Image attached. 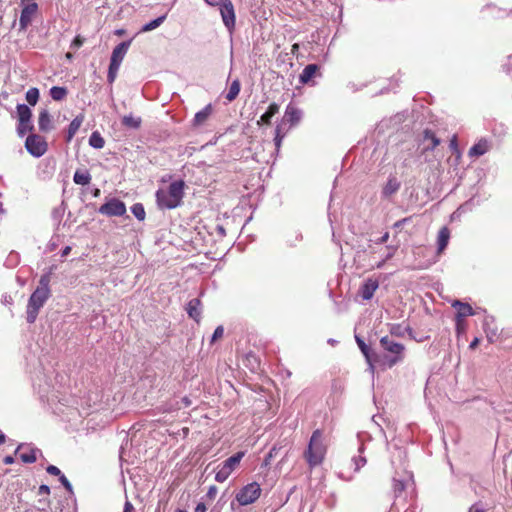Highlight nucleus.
Listing matches in <instances>:
<instances>
[{"label":"nucleus","instance_id":"nucleus-21","mask_svg":"<svg viewBox=\"0 0 512 512\" xmlns=\"http://www.w3.org/2000/svg\"><path fill=\"white\" fill-rule=\"evenodd\" d=\"M83 121H84V115L83 114L77 115L71 121V123L69 124V127H68L67 136H66V141L67 142H70L73 139V137L75 136V134L79 130L80 126L82 125Z\"/></svg>","mask_w":512,"mask_h":512},{"label":"nucleus","instance_id":"nucleus-27","mask_svg":"<svg viewBox=\"0 0 512 512\" xmlns=\"http://www.w3.org/2000/svg\"><path fill=\"white\" fill-rule=\"evenodd\" d=\"M73 180L78 185H88L91 181V175L87 171L77 170L74 174Z\"/></svg>","mask_w":512,"mask_h":512},{"label":"nucleus","instance_id":"nucleus-29","mask_svg":"<svg viewBox=\"0 0 512 512\" xmlns=\"http://www.w3.org/2000/svg\"><path fill=\"white\" fill-rule=\"evenodd\" d=\"M89 144L93 148L101 149L105 145V140L98 131H94L89 138Z\"/></svg>","mask_w":512,"mask_h":512},{"label":"nucleus","instance_id":"nucleus-50","mask_svg":"<svg viewBox=\"0 0 512 512\" xmlns=\"http://www.w3.org/2000/svg\"><path fill=\"white\" fill-rule=\"evenodd\" d=\"M133 509V505L129 501H126L123 512H132Z\"/></svg>","mask_w":512,"mask_h":512},{"label":"nucleus","instance_id":"nucleus-31","mask_svg":"<svg viewBox=\"0 0 512 512\" xmlns=\"http://www.w3.org/2000/svg\"><path fill=\"white\" fill-rule=\"evenodd\" d=\"M50 95L53 100L61 101L67 95V89L64 87L54 86L50 89Z\"/></svg>","mask_w":512,"mask_h":512},{"label":"nucleus","instance_id":"nucleus-1","mask_svg":"<svg viewBox=\"0 0 512 512\" xmlns=\"http://www.w3.org/2000/svg\"><path fill=\"white\" fill-rule=\"evenodd\" d=\"M50 276L43 275L39 280V286L31 294L28 305H27V322L34 323L40 308H42L45 302L50 297Z\"/></svg>","mask_w":512,"mask_h":512},{"label":"nucleus","instance_id":"nucleus-53","mask_svg":"<svg viewBox=\"0 0 512 512\" xmlns=\"http://www.w3.org/2000/svg\"><path fill=\"white\" fill-rule=\"evenodd\" d=\"M209 6H218L220 5V0H204Z\"/></svg>","mask_w":512,"mask_h":512},{"label":"nucleus","instance_id":"nucleus-10","mask_svg":"<svg viewBox=\"0 0 512 512\" xmlns=\"http://www.w3.org/2000/svg\"><path fill=\"white\" fill-rule=\"evenodd\" d=\"M220 14L225 27L232 31L236 24V14L231 0H220Z\"/></svg>","mask_w":512,"mask_h":512},{"label":"nucleus","instance_id":"nucleus-38","mask_svg":"<svg viewBox=\"0 0 512 512\" xmlns=\"http://www.w3.org/2000/svg\"><path fill=\"white\" fill-rule=\"evenodd\" d=\"M224 335V328L223 326H218L215 330H214V333L212 335V338H211V343H214L215 341L221 339Z\"/></svg>","mask_w":512,"mask_h":512},{"label":"nucleus","instance_id":"nucleus-18","mask_svg":"<svg viewBox=\"0 0 512 512\" xmlns=\"http://www.w3.org/2000/svg\"><path fill=\"white\" fill-rule=\"evenodd\" d=\"M450 239V230L444 226L438 232L437 237V253L440 255L446 249Z\"/></svg>","mask_w":512,"mask_h":512},{"label":"nucleus","instance_id":"nucleus-15","mask_svg":"<svg viewBox=\"0 0 512 512\" xmlns=\"http://www.w3.org/2000/svg\"><path fill=\"white\" fill-rule=\"evenodd\" d=\"M379 283L376 279H367L360 288V295L364 300H370L375 291L378 289Z\"/></svg>","mask_w":512,"mask_h":512},{"label":"nucleus","instance_id":"nucleus-40","mask_svg":"<svg viewBox=\"0 0 512 512\" xmlns=\"http://www.w3.org/2000/svg\"><path fill=\"white\" fill-rule=\"evenodd\" d=\"M46 471L47 473H49L50 475H53V476H61L62 473L60 471V469L54 465H49L47 468H46Z\"/></svg>","mask_w":512,"mask_h":512},{"label":"nucleus","instance_id":"nucleus-34","mask_svg":"<svg viewBox=\"0 0 512 512\" xmlns=\"http://www.w3.org/2000/svg\"><path fill=\"white\" fill-rule=\"evenodd\" d=\"M38 99H39V90L37 88H30L26 92V100L30 105H32V106L36 105V103L38 102Z\"/></svg>","mask_w":512,"mask_h":512},{"label":"nucleus","instance_id":"nucleus-32","mask_svg":"<svg viewBox=\"0 0 512 512\" xmlns=\"http://www.w3.org/2000/svg\"><path fill=\"white\" fill-rule=\"evenodd\" d=\"M355 339L358 344V347L360 348L361 352L365 356L366 360L368 361V363L371 364V349H370V347L368 345H366V343L360 337L356 336Z\"/></svg>","mask_w":512,"mask_h":512},{"label":"nucleus","instance_id":"nucleus-43","mask_svg":"<svg viewBox=\"0 0 512 512\" xmlns=\"http://www.w3.org/2000/svg\"><path fill=\"white\" fill-rule=\"evenodd\" d=\"M217 492H218V489L216 486H210L207 493H206V497L209 498L210 500H213L216 495H217Z\"/></svg>","mask_w":512,"mask_h":512},{"label":"nucleus","instance_id":"nucleus-5","mask_svg":"<svg viewBox=\"0 0 512 512\" xmlns=\"http://www.w3.org/2000/svg\"><path fill=\"white\" fill-rule=\"evenodd\" d=\"M301 120V111L294 105L286 107L282 120L276 125L274 142L277 148L281 146L282 140L288 131L296 126Z\"/></svg>","mask_w":512,"mask_h":512},{"label":"nucleus","instance_id":"nucleus-58","mask_svg":"<svg viewBox=\"0 0 512 512\" xmlns=\"http://www.w3.org/2000/svg\"><path fill=\"white\" fill-rule=\"evenodd\" d=\"M100 189L99 188H95L94 191H93V196L94 197H99L100 196Z\"/></svg>","mask_w":512,"mask_h":512},{"label":"nucleus","instance_id":"nucleus-6","mask_svg":"<svg viewBox=\"0 0 512 512\" xmlns=\"http://www.w3.org/2000/svg\"><path fill=\"white\" fill-rule=\"evenodd\" d=\"M244 455V451H239L219 464L217 466L215 480L219 483L225 482L229 476L238 468Z\"/></svg>","mask_w":512,"mask_h":512},{"label":"nucleus","instance_id":"nucleus-61","mask_svg":"<svg viewBox=\"0 0 512 512\" xmlns=\"http://www.w3.org/2000/svg\"><path fill=\"white\" fill-rule=\"evenodd\" d=\"M184 401L186 406H189L191 404L188 398H184Z\"/></svg>","mask_w":512,"mask_h":512},{"label":"nucleus","instance_id":"nucleus-42","mask_svg":"<svg viewBox=\"0 0 512 512\" xmlns=\"http://www.w3.org/2000/svg\"><path fill=\"white\" fill-rule=\"evenodd\" d=\"M59 480L62 483V485L66 488V490L72 493V485L69 482V480L66 478V476L62 474L59 477Z\"/></svg>","mask_w":512,"mask_h":512},{"label":"nucleus","instance_id":"nucleus-16","mask_svg":"<svg viewBox=\"0 0 512 512\" xmlns=\"http://www.w3.org/2000/svg\"><path fill=\"white\" fill-rule=\"evenodd\" d=\"M39 130L43 133H48L54 129L53 119L47 110H43L38 116Z\"/></svg>","mask_w":512,"mask_h":512},{"label":"nucleus","instance_id":"nucleus-41","mask_svg":"<svg viewBox=\"0 0 512 512\" xmlns=\"http://www.w3.org/2000/svg\"><path fill=\"white\" fill-rule=\"evenodd\" d=\"M354 462H355L354 470L358 471V470H360L361 467H363L366 464V459L364 457L359 456L354 459Z\"/></svg>","mask_w":512,"mask_h":512},{"label":"nucleus","instance_id":"nucleus-26","mask_svg":"<svg viewBox=\"0 0 512 512\" xmlns=\"http://www.w3.org/2000/svg\"><path fill=\"white\" fill-rule=\"evenodd\" d=\"M16 109H17V115H18L19 122H30L32 112L27 105L18 104Z\"/></svg>","mask_w":512,"mask_h":512},{"label":"nucleus","instance_id":"nucleus-4","mask_svg":"<svg viewBox=\"0 0 512 512\" xmlns=\"http://www.w3.org/2000/svg\"><path fill=\"white\" fill-rule=\"evenodd\" d=\"M380 345L387 353L381 359L383 368H392L404 360L406 348L403 344L394 341L388 336H384L380 339Z\"/></svg>","mask_w":512,"mask_h":512},{"label":"nucleus","instance_id":"nucleus-24","mask_svg":"<svg viewBox=\"0 0 512 512\" xmlns=\"http://www.w3.org/2000/svg\"><path fill=\"white\" fill-rule=\"evenodd\" d=\"M240 89H241L240 81L238 79H235L234 81H232V83L229 86L228 92L225 96L227 101L228 102L234 101L238 97Z\"/></svg>","mask_w":512,"mask_h":512},{"label":"nucleus","instance_id":"nucleus-2","mask_svg":"<svg viewBox=\"0 0 512 512\" xmlns=\"http://www.w3.org/2000/svg\"><path fill=\"white\" fill-rule=\"evenodd\" d=\"M184 182H172L167 188H160L156 192V202L160 209H174L178 207L184 197Z\"/></svg>","mask_w":512,"mask_h":512},{"label":"nucleus","instance_id":"nucleus-47","mask_svg":"<svg viewBox=\"0 0 512 512\" xmlns=\"http://www.w3.org/2000/svg\"><path fill=\"white\" fill-rule=\"evenodd\" d=\"M39 494H40V495H43V494H47V495H48V494H50V488H49V486L44 485V484H43V485H41V486L39 487Z\"/></svg>","mask_w":512,"mask_h":512},{"label":"nucleus","instance_id":"nucleus-62","mask_svg":"<svg viewBox=\"0 0 512 512\" xmlns=\"http://www.w3.org/2000/svg\"><path fill=\"white\" fill-rule=\"evenodd\" d=\"M73 56L70 52L66 53V58L71 59Z\"/></svg>","mask_w":512,"mask_h":512},{"label":"nucleus","instance_id":"nucleus-39","mask_svg":"<svg viewBox=\"0 0 512 512\" xmlns=\"http://www.w3.org/2000/svg\"><path fill=\"white\" fill-rule=\"evenodd\" d=\"M84 41H85V39L83 37H81L80 35L76 36L71 43V48H74V49L80 48L83 45Z\"/></svg>","mask_w":512,"mask_h":512},{"label":"nucleus","instance_id":"nucleus-28","mask_svg":"<svg viewBox=\"0 0 512 512\" xmlns=\"http://www.w3.org/2000/svg\"><path fill=\"white\" fill-rule=\"evenodd\" d=\"M122 124L125 127L137 129L141 125V118L140 117H135L133 115H127V116L123 117Z\"/></svg>","mask_w":512,"mask_h":512},{"label":"nucleus","instance_id":"nucleus-45","mask_svg":"<svg viewBox=\"0 0 512 512\" xmlns=\"http://www.w3.org/2000/svg\"><path fill=\"white\" fill-rule=\"evenodd\" d=\"M411 218H412V217H411V216H409V217H405V218H403V219H401V220H398V221H396V222L394 223L393 227H394V228H401V227H402V225H403V224H405V223H407V222H409V221L411 220Z\"/></svg>","mask_w":512,"mask_h":512},{"label":"nucleus","instance_id":"nucleus-30","mask_svg":"<svg viewBox=\"0 0 512 512\" xmlns=\"http://www.w3.org/2000/svg\"><path fill=\"white\" fill-rule=\"evenodd\" d=\"M166 17H167V15L165 14V15H162V16L150 21L149 23L145 24L142 27L141 32H149V31L156 29L165 21Z\"/></svg>","mask_w":512,"mask_h":512},{"label":"nucleus","instance_id":"nucleus-33","mask_svg":"<svg viewBox=\"0 0 512 512\" xmlns=\"http://www.w3.org/2000/svg\"><path fill=\"white\" fill-rule=\"evenodd\" d=\"M133 215L140 221H143L146 217L144 206L141 203H136L131 207Z\"/></svg>","mask_w":512,"mask_h":512},{"label":"nucleus","instance_id":"nucleus-48","mask_svg":"<svg viewBox=\"0 0 512 512\" xmlns=\"http://www.w3.org/2000/svg\"><path fill=\"white\" fill-rule=\"evenodd\" d=\"M479 343H480V338L475 337V338L472 340V342L470 343L469 348H470L471 350H474V349H476V348L478 347Z\"/></svg>","mask_w":512,"mask_h":512},{"label":"nucleus","instance_id":"nucleus-59","mask_svg":"<svg viewBox=\"0 0 512 512\" xmlns=\"http://www.w3.org/2000/svg\"><path fill=\"white\" fill-rule=\"evenodd\" d=\"M395 485H396V487H397L399 490H403V488H404L403 483H402V482H400V481H396V484H395Z\"/></svg>","mask_w":512,"mask_h":512},{"label":"nucleus","instance_id":"nucleus-49","mask_svg":"<svg viewBox=\"0 0 512 512\" xmlns=\"http://www.w3.org/2000/svg\"><path fill=\"white\" fill-rule=\"evenodd\" d=\"M206 511H207L206 505L202 502L198 503L194 510V512H206Z\"/></svg>","mask_w":512,"mask_h":512},{"label":"nucleus","instance_id":"nucleus-44","mask_svg":"<svg viewBox=\"0 0 512 512\" xmlns=\"http://www.w3.org/2000/svg\"><path fill=\"white\" fill-rule=\"evenodd\" d=\"M468 512H486V510L482 507L480 503L473 504Z\"/></svg>","mask_w":512,"mask_h":512},{"label":"nucleus","instance_id":"nucleus-25","mask_svg":"<svg viewBox=\"0 0 512 512\" xmlns=\"http://www.w3.org/2000/svg\"><path fill=\"white\" fill-rule=\"evenodd\" d=\"M424 140H429L430 144L425 148V151L434 150L439 144L440 140L436 137L435 133L430 129H425L423 132Z\"/></svg>","mask_w":512,"mask_h":512},{"label":"nucleus","instance_id":"nucleus-14","mask_svg":"<svg viewBox=\"0 0 512 512\" xmlns=\"http://www.w3.org/2000/svg\"><path fill=\"white\" fill-rule=\"evenodd\" d=\"M320 67L317 64H309L307 65L302 73L299 76V81L301 84H309L312 82L313 78H315L317 75H320L319 73Z\"/></svg>","mask_w":512,"mask_h":512},{"label":"nucleus","instance_id":"nucleus-51","mask_svg":"<svg viewBox=\"0 0 512 512\" xmlns=\"http://www.w3.org/2000/svg\"><path fill=\"white\" fill-rule=\"evenodd\" d=\"M3 463L6 465H10V464L14 463V458L12 456H6L3 459Z\"/></svg>","mask_w":512,"mask_h":512},{"label":"nucleus","instance_id":"nucleus-11","mask_svg":"<svg viewBox=\"0 0 512 512\" xmlns=\"http://www.w3.org/2000/svg\"><path fill=\"white\" fill-rule=\"evenodd\" d=\"M98 211L106 216H123L126 213V206L123 201L113 198L101 205Z\"/></svg>","mask_w":512,"mask_h":512},{"label":"nucleus","instance_id":"nucleus-55","mask_svg":"<svg viewBox=\"0 0 512 512\" xmlns=\"http://www.w3.org/2000/svg\"><path fill=\"white\" fill-rule=\"evenodd\" d=\"M450 146H451V148L457 147V137L456 136H453V138L451 139Z\"/></svg>","mask_w":512,"mask_h":512},{"label":"nucleus","instance_id":"nucleus-54","mask_svg":"<svg viewBox=\"0 0 512 512\" xmlns=\"http://www.w3.org/2000/svg\"><path fill=\"white\" fill-rule=\"evenodd\" d=\"M298 50H299V44H298V43L293 44V45H292V48H291V53H292L293 55H297Z\"/></svg>","mask_w":512,"mask_h":512},{"label":"nucleus","instance_id":"nucleus-22","mask_svg":"<svg viewBox=\"0 0 512 512\" xmlns=\"http://www.w3.org/2000/svg\"><path fill=\"white\" fill-rule=\"evenodd\" d=\"M453 307L457 308V314H456L455 318L465 319V317L471 316L474 314L472 307L467 303L455 301L453 303Z\"/></svg>","mask_w":512,"mask_h":512},{"label":"nucleus","instance_id":"nucleus-20","mask_svg":"<svg viewBox=\"0 0 512 512\" xmlns=\"http://www.w3.org/2000/svg\"><path fill=\"white\" fill-rule=\"evenodd\" d=\"M279 112V105L277 103H271L267 109V111L260 117L257 121V125L260 126L262 124L270 125L271 119L274 115Z\"/></svg>","mask_w":512,"mask_h":512},{"label":"nucleus","instance_id":"nucleus-63","mask_svg":"<svg viewBox=\"0 0 512 512\" xmlns=\"http://www.w3.org/2000/svg\"><path fill=\"white\" fill-rule=\"evenodd\" d=\"M273 450H274V449H272V450L269 452L268 457H272V456H273V453H272V452H273Z\"/></svg>","mask_w":512,"mask_h":512},{"label":"nucleus","instance_id":"nucleus-23","mask_svg":"<svg viewBox=\"0 0 512 512\" xmlns=\"http://www.w3.org/2000/svg\"><path fill=\"white\" fill-rule=\"evenodd\" d=\"M489 150V143L485 139L479 140L469 149V156H481Z\"/></svg>","mask_w":512,"mask_h":512},{"label":"nucleus","instance_id":"nucleus-60","mask_svg":"<svg viewBox=\"0 0 512 512\" xmlns=\"http://www.w3.org/2000/svg\"><path fill=\"white\" fill-rule=\"evenodd\" d=\"M5 442V435L0 432V445Z\"/></svg>","mask_w":512,"mask_h":512},{"label":"nucleus","instance_id":"nucleus-12","mask_svg":"<svg viewBox=\"0 0 512 512\" xmlns=\"http://www.w3.org/2000/svg\"><path fill=\"white\" fill-rule=\"evenodd\" d=\"M38 12V5L35 2L25 4L22 8L19 19V30L25 31Z\"/></svg>","mask_w":512,"mask_h":512},{"label":"nucleus","instance_id":"nucleus-64","mask_svg":"<svg viewBox=\"0 0 512 512\" xmlns=\"http://www.w3.org/2000/svg\"><path fill=\"white\" fill-rule=\"evenodd\" d=\"M175 512H186V511L182 510V509H176Z\"/></svg>","mask_w":512,"mask_h":512},{"label":"nucleus","instance_id":"nucleus-17","mask_svg":"<svg viewBox=\"0 0 512 512\" xmlns=\"http://www.w3.org/2000/svg\"><path fill=\"white\" fill-rule=\"evenodd\" d=\"M401 183L398 181L396 176H390L382 188V196L384 198H390L400 189Z\"/></svg>","mask_w":512,"mask_h":512},{"label":"nucleus","instance_id":"nucleus-8","mask_svg":"<svg viewBox=\"0 0 512 512\" xmlns=\"http://www.w3.org/2000/svg\"><path fill=\"white\" fill-rule=\"evenodd\" d=\"M261 491V487L257 482H251L242 487L235 498L241 506L250 505L259 499Z\"/></svg>","mask_w":512,"mask_h":512},{"label":"nucleus","instance_id":"nucleus-3","mask_svg":"<svg viewBox=\"0 0 512 512\" xmlns=\"http://www.w3.org/2000/svg\"><path fill=\"white\" fill-rule=\"evenodd\" d=\"M326 450L327 448L323 442V433L317 429L312 433L308 447L303 454L311 469L323 462Z\"/></svg>","mask_w":512,"mask_h":512},{"label":"nucleus","instance_id":"nucleus-36","mask_svg":"<svg viewBox=\"0 0 512 512\" xmlns=\"http://www.w3.org/2000/svg\"><path fill=\"white\" fill-rule=\"evenodd\" d=\"M33 126L30 122H19L17 131L20 136H24L27 132L32 131Z\"/></svg>","mask_w":512,"mask_h":512},{"label":"nucleus","instance_id":"nucleus-56","mask_svg":"<svg viewBox=\"0 0 512 512\" xmlns=\"http://www.w3.org/2000/svg\"><path fill=\"white\" fill-rule=\"evenodd\" d=\"M71 251V247L70 246H66L63 250H62V256H66L70 253Z\"/></svg>","mask_w":512,"mask_h":512},{"label":"nucleus","instance_id":"nucleus-7","mask_svg":"<svg viewBox=\"0 0 512 512\" xmlns=\"http://www.w3.org/2000/svg\"><path fill=\"white\" fill-rule=\"evenodd\" d=\"M131 44V40L118 44L112 52L110 65L108 69L107 79L109 83H113L117 77V73L124 56L126 55Z\"/></svg>","mask_w":512,"mask_h":512},{"label":"nucleus","instance_id":"nucleus-37","mask_svg":"<svg viewBox=\"0 0 512 512\" xmlns=\"http://www.w3.org/2000/svg\"><path fill=\"white\" fill-rule=\"evenodd\" d=\"M455 323H456L457 335L459 336L461 334H464L467 329V323H466L465 319L455 318Z\"/></svg>","mask_w":512,"mask_h":512},{"label":"nucleus","instance_id":"nucleus-46","mask_svg":"<svg viewBox=\"0 0 512 512\" xmlns=\"http://www.w3.org/2000/svg\"><path fill=\"white\" fill-rule=\"evenodd\" d=\"M390 333L391 335H396V336H401L402 333L400 331V326L399 325H393L390 329Z\"/></svg>","mask_w":512,"mask_h":512},{"label":"nucleus","instance_id":"nucleus-13","mask_svg":"<svg viewBox=\"0 0 512 512\" xmlns=\"http://www.w3.org/2000/svg\"><path fill=\"white\" fill-rule=\"evenodd\" d=\"M202 303L200 299L193 298L186 305V312L197 323L201 320Z\"/></svg>","mask_w":512,"mask_h":512},{"label":"nucleus","instance_id":"nucleus-35","mask_svg":"<svg viewBox=\"0 0 512 512\" xmlns=\"http://www.w3.org/2000/svg\"><path fill=\"white\" fill-rule=\"evenodd\" d=\"M19 457L24 463H34L37 460L36 450L31 449L28 452L21 453Z\"/></svg>","mask_w":512,"mask_h":512},{"label":"nucleus","instance_id":"nucleus-52","mask_svg":"<svg viewBox=\"0 0 512 512\" xmlns=\"http://www.w3.org/2000/svg\"><path fill=\"white\" fill-rule=\"evenodd\" d=\"M389 239V233L388 232H385L382 237L379 239L378 243H385L387 242Z\"/></svg>","mask_w":512,"mask_h":512},{"label":"nucleus","instance_id":"nucleus-9","mask_svg":"<svg viewBox=\"0 0 512 512\" xmlns=\"http://www.w3.org/2000/svg\"><path fill=\"white\" fill-rule=\"evenodd\" d=\"M25 148L34 157H41L48 150V143L39 134H30L25 140Z\"/></svg>","mask_w":512,"mask_h":512},{"label":"nucleus","instance_id":"nucleus-57","mask_svg":"<svg viewBox=\"0 0 512 512\" xmlns=\"http://www.w3.org/2000/svg\"><path fill=\"white\" fill-rule=\"evenodd\" d=\"M115 34H116L117 36H122V35H124V34H125V30H124V29H117V30L115 31Z\"/></svg>","mask_w":512,"mask_h":512},{"label":"nucleus","instance_id":"nucleus-19","mask_svg":"<svg viewBox=\"0 0 512 512\" xmlns=\"http://www.w3.org/2000/svg\"><path fill=\"white\" fill-rule=\"evenodd\" d=\"M213 113L211 104L206 105L201 111L197 112L193 119L194 126L203 125Z\"/></svg>","mask_w":512,"mask_h":512}]
</instances>
